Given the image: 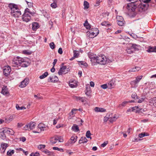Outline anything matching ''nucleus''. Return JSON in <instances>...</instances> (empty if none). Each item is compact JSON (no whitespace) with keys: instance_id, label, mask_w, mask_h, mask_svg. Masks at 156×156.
<instances>
[{"instance_id":"f257e3e1","label":"nucleus","mask_w":156,"mask_h":156,"mask_svg":"<svg viewBox=\"0 0 156 156\" xmlns=\"http://www.w3.org/2000/svg\"><path fill=\"white\" fill-rule=\"evenodd\" d=\"M137 5V4L136 3L128 4L123 7V9H127L129 12V16L130 17H134L136 15L138 11L136 10Z\"/></svg>"},{"instance_id":"f03ea898","label":"nucleus","mask_w":156,"mask_h":156,"mask_svg":"<svg viewBox=\"0 0 156 156\" xmlns=\"http://www.w3.org/2000/svg\"><path fill=\"white\" fill-rule=\"evenodd\" d=\"M9 7L10 9V14L11 16L15 18H18L21 13L18 6L13 3H10L9 5Z\"/></svg>"},{"instance_id":"7ed1b4c3","label":"nucleus","mask_w":156,"mask_h":156,"mask_svg":"<svg viewBox=\"0 0 156 156\" xmlns=\"http://www.w3.org/2000/svg\"><path fill=\"white\" fill-rule=\"evenodd\" d=\"M112 61L107 58L104 55H98V64L101 65H105L106 63H110Z\"/></svg>"},{"instance_id":"20e7f679","label":"nucleus","mask_w":156,"mask_h":156,"mask_svg":"<svg viewBox=\"0 0 156 156\" xmlns=\"http://www.w3.org/2000/svg\"><path fill=\"white\" fill-rule=\"evenodd\" d=\"M136 10L140 12H142L146 10L148 6V5L147 4H142L138 2L137 3Z\"/></svg>"},{"instance_id":"39448f33","label":"nucleus","mask_w":156,"mask_h":156,"mask_svg":"<svg viewBox=\"0 0 156 156\" xmlns=\"http://www.w3.org/2000/svg\"><path fill=\"white\" fill-rule=\"evenodd\" d=\"M24 62V59L20 57H17L14 58L12 60V64L13 66H18L20 65V64Z\"/></svg>"},{"instance_id":"423d86ee","label":"nucleus","mask_w":156,"mask_h":156,"mask_svg":"<svg viewBox=\"0 0 156 156\" xmlns=\"http://www.w3.org/2000/svg\"><path fill=\"white\" fill-rule=\"evenodd\" d=\"M142 76H137L136 77V79L131 81L130 84L131 87L133 88H136L138 86V83L142 79Z\"/></svg>"},{"instance_id":"0eeeda50","label":"nucleus","mask_w":156,"mask_h":156,"mask_svg":"<svg viewBox=\"0 0 156 156\" xmlns=\"http://www.w3.org/2000/svg\"><path fill=\"white\" fill-rule=\"evenodd\" d=\"M88 55L89 58L90 59L92 65L93 66L97 65L98 61V57L96 56V55H94L92 53H89L88 54Z\"/></svg>"},{"instance_id":"6e6552de","label":"nucleus","mask_w":156,"mask_h":156,"mask_svg":"<svg viewBox=\"0 0 156 156\" xmlns=\"http://www.w3.org/2000/svg\"><path fill=\"white\" fill-rule=\"evenodd\" d=\"M97 34V30L96 28L89 29L87 32V35L91 38L96 36L98 35V34Z\"/></svg>"},{"instance_id":"1a4fd4ad","label":"nucleus","mask_w":156,"mask_h":156,"mask_svg":"<svg viewBox=\"0 0 156 156\" xmlns=\"http://www.w3.org/2000/svg\"><path fill=\"white\" fill-rule=\"evenodd\" d=\"M36 123L34 122H31L29 124H28L25 126L24 128L25 129L27 130L28 129L30 130L33 129L35 127Z\"/></svg>"},{"instance_id":"9d476101","label":"nucleus","mask_w":156,"mask_h":156,"mask_svg":"<svg viewBox=\"0 0 156 156\" xmlns=\"http://www.w3.org/2000/svg\"><path fill=\"white\" fill-rule=\"evenodd\" d=\"M108 118L109 119V121L110 122H112L115 121L117 119V117L116 116L113 115V114L112 113H108L106 115Z\"/></svg>"},{"instance_id":"9b49d317","label":"nucleus","mask_w":156,"mask_h":156,"mask_svg":"<svg viewBox=\"0 0 156 156\" xmlns=\"http://www.w3.org/2000/svg\"><path fill=\"white\" fill-rule=\"evenodd\" d=\"M29 83V79L28 78H25L21 83L19 85L20 87L23 88L25 87Z\"/></svg>"},{"instance_id":"f8f14e48","label":"nucleus","mask_w":156,"mask_h":156,"mask_svg":"<svg viewBox=\"0 0 156 156\" xmlns=\"http://www.w3.org/2000/svg\"><path fill=\"white\" fill-rule=\"evenodd\" d=\"M68 71V70H67L66 66H64L60 68L58 72V74L59 75H61L62 74H66L67 73Z\"/></svg>"},{"instance_id":"ddd939ff","label":"nucleus","mask_w":156,"mask_h":156,"mask_svg":"<svg viewBox=\"0 0 156 156\" xmlns=\"http://www.w3.org/2000/svg\"><path fill=\"white\" fill-rule=\"evenodd\" d=\"M8 146V144L6 143H2L1 144V148L0 150L2 153H3L5 152V151Z\"/></svg>"},{"instance_id":"4468645a","label":"nucleus","mask_w":156,"mask_h":156,"mask_svg":"<svg viewBox=\"0 0 156 156\" xmlns=\"http://www.w3.org/2000/svg\"><path fill=\"white\" fill-rule=\"evenodd\" d=\"M2 132L3 133H7L11 135H13L14 133L13 130L7 128H5L2 131Z\"/></svg>"},{"instance_id":"2eb2a0df","label":"nucleus","mask_w":156,"mask_h":156,"mask_svg":"<svg viewBox=\"0 0 156 156\" xmlns=\"http://www.w3.org/2000/svg\"><path fill=\"white\" fill-rule=\"evenodd\" d=\"M48 81L51 82H55L58 81V78L56 76L53 75L48 78Z\"/></svg>"},{"instance_id":"dca6fc26","label":"nucleus","mask_w":156,"mask_h":156,"mask_svg":"<svg viewBox=\"0 0 156 156\" xmlns=\"http://www.w3.org/2000/svg\"><path fill=\"white\" fill-rule=\"evenodd\" d=\"M30 15H28L26 13H24L23 15L22 19L23 21L28 22L30 20Z\"/></svg>"},{"instance_id":"f3484780","label":"nucleus","mask_w":156,"mask_h":156,"mask_svg":"<svg viewBox=\"0 0 156 156\" xmlns=\"http://www.w3.org/2000/svg\"><path fill=\"white\" fill-rule=\"evenodd\" d=\"M11 69L9 66L5 67L3 69L4 74L6 76H8L11 72Z\"/></svg>"},{"instance_id":"a211bd4d","label":"nucleus","mask_w":156,"mask_h":156,"mask_svg":"<svg viewBox=\"0 0 156 156\" xmlns=\"http://www.w3.org/2000/svg\"><path fill=\"white\" fill-rule=\"evenodd\" d=\"M129 46L131 47L133 51H136L138 50V46L135 44L130 43L129 44Z\"/></svg>"},{"instance_id":"6ab92c4d","label":"nucleus","mask_w":156,"mask_h":156,"mask_svg":"<svg viewBox=\"0 0 156 156\" xmlns=\"http://www.w3.org/2000/svg\"><path fill=\"white\" fill-rule=\"evenodd\" d=\"M37 127L38 129H40V131H44L46 127L45 125L42 123L39 124Z\"/></svg>"},{"instance_id":"aec40b11","label":"nucleus","mask_w":156,"mask_h":156,"mask_svg":"<svg viewBox=\"0 0 156 156\" xmlns=\"http://www.w3.org/2000/svg\"><path fill=\"white\" fill-rule=\"evenodd\" d=\"M32 29L34 30H36L39 28L38 24L37 22H34L32 23Z\"/></svg>"},{"instance_id":"412c9836","label":"nucleus","mask_w":156,"mask_h":156,"mask_svg":"<svg viewBox=\"0 0 156 156\" xmlns=\"http://www.w3.org/2000/svg\"><path fill=\"white\" fill-rule=\"evenodd\" d=\"M109 15V13L107 11H105L103 12L102 13V15H101L100 16H103V18H105L106 19H108V16Z\"/></svg>"},{"instance_id":"4be33fe9","label":"nucleus","mask_w":156,"mask_h":156,"mask_svg":"<svg viewBox=\"0 0 156 156\" xmlns=\"http://www.w3.org/2000/svg\"><path fill=\"white\" fill-rule=\"evenodd\" d=\"M126 51L127 53L128 54H131L133 52L131 47L129 46V44L127 45V49L126 50Z\"/></svg>"},{"instance_id":"5701e85b","label":"nucleus","mask_w":156,"mask_h":156,"mask_svg":"<svg viewBox=\"0 0 156 156\" xmlns=\"http://www.w3.org/2000/svg\"><path fill=\"white\" fill-rule=\"evenodd\" d=\"M149 103L151 105H153L156 107V98H153L150 100Z\"/></svg>"},{"instance_id":"b1692460","label":"nucleus","mask_w":156,"mask_h":156,"mask_svg":"<svg viewBox=\"0 0 156 156\" xmlns=\"http://www.w3.org/2000/svg\"><path fill=\"white\" fill-rule=\"evenodd\" d=\"M101 24L102 26H105L108 27L110 26L111 25V24L107 21H105L102 22Z\"/></svg>"},{"instance_id":"393cba45","label":"nucleus","mask_w":156,"mask_h":156,"mask_svg":"<svg viewBox=\"0 0 156 156\" xmlns=\"http://www.w3.org/2000/svg\"><path fill=\"white\" fill-rule=\"evenodd\" d=\"M87 142V140L85 137H82L79 141L80 144L86 143Z\"/></svg>"},{"instance_id":"a878e982","label":"nucleus","mask_w":156,"mask_h":156,"mask_svg":"<svg viewBox=\"0 0 156 156\" xmlns=\"http://www.w3.org/2000/svg\"><path fill=\"white\" fill-rule=\"evenodd\" d=\"M72 129L76 132H77L79 131V129L78 126L75 124L73 125L72 127Z\"/></svg>"},{"instance_id":"bb28decb","label":"nucleus","mask_w":156,"mask_h":156,"mask_svg":"<svg viewBox=\"0 0 156 156\" xmlns=\"http://www.w3.org/2000/svg\"><path fill=\"white\" fill-rule=\"evenodd\" d=\"M24 13H26V14H27L28 15H33L34 14V12H30V10L28 8H27L25 9V12Z\"/></svg>"},{"instance_id":"cd10ccee","label":"nucleus","mask_w":156,"mask_h":156,"mask_svg":"<svg viewBox=\"0 0 156 156\" xmlns=\"http://www.w3.org/2000/svg\"><path fill=\"white\" fill-rule=\"evenodd\" d=\"M1 93L4 95H6L9 93L6 87H3L2 89Z\"/></svg>"},{"instance_id":"c85d7f7f","label":"nucleus","mask_w":156,"mask_h":156,"mask_svg":"<svg viewBox=\"0 0 156 156\" xmlns=\"http://www.w3.org/2000/svg\"><path fill=\"white\" fill-rule=\"evenodd\" d=\"M77 138V136H72L71 137V138L69 140H70L71 142H72V144H73L76 141Z\"/></svg>"},{"instance_id":"c756f323","label":"nucleus","mask_w":156,"mask_h":156,"mask_svg":"<svg viewBox=\"0 0 156 156\" xmlns=\"http://www.w3.org/2000/svg\"><path fill=\"white\" fill-rule=\"evenodd\" d=\"M147 51H148L149 52H156V48L155 47H150L147 50Z\"/></svg>"},{"instance_id":"7c9ffc66","label":"nucleus","mask_w":156,"mask_h":156,"mask_svg":"<svg viewBox=\"0 0 156 156\" xmlns=\"http://www.w3.org/2000/svg\"><path fill=\"white\" fill-rule=\"evenodd\" d=\"M83 5L84 6V9H88L89 7V3L86 1H84L83 2Z\"/></svg>"},{"instance_id":"2f4dec72","label":"nucleus","mask_w":156,"mask_h":156,"mask_svg":"<svg viewBox=\"0 0 156 156\" xmlns=\"http://www.w3.org/2000/svg\"><path fill=\"white\" fill-rule=\"evenodd\" d=\"M57 141V137L56 136L55 138H52L50 140V142L51 144H54L56 143Z\"/></svg>"},{"instance_id":"473e14b6","label":"nucleus","mask_w":156,"mask_h":156,"mask_svg":"<svg viewBox=\"0 0 156 156\" xmlns=\"http://www.w3.org/2000/svg\"><path fill=\"white\" fill-rule=\"evenodd\" d=\"M140 68L138 67H135V68H132L131 69L129 70V72H135L136 71H139L140 69Z\"/></svg>"},{"instance_id":"72a5a7b5","label":"nucleus","mask_w":156,"mask_h":156,"mask_svg":"<svg viewBox=\"0 0 156 156\" xmlns=\"http://www.w3.org/2000/svg\"><path fill=\"white\" fill-rule=\"evenodd\" d=\"M84 26L87 29H90V26L88 23L87 20L85 21V23H84Z\"/></svg>"},{"instance_id":"f704fd0d","label":"nucleus","mask_w":156,"mask_h":156,"mask_svg":"<svg viewBox=\"0 0 156 156\" xmlns=\"http://www.w3.org/2000/svg\"><path fill=\"white\" fill-rule=\"evenodd\" d=\"M149 135L145 132L139 134V136L140 138H142L144 136H148Z\"/></svg>"},{"instance_id":"c9c22d12","label":"nucleus","mask_w":156,"mask_h":156,"mask_svg":"<svg viewBox=\"0 0 156 156\" xmlns=\"http://www.w3.org/2000/svg\"><path fill=\"white\" fill-rule=\"evenodd\" d=\"M117 22L118 25L120 26H123L125 24L124 21H119L118 20H117Z\"/></svg>"},{"instance_id":"e433bc0d","label":"nucleus","mask_w":156,"mask_h":156,"mask_svg":"<svg viewBox=\"0 0 156 156\" xmlns=\"http://www.w3.org/2000/svg\"><path fill=\"white\" fill-rule=\"evenodd\" d=\"M48 75V73L47 72H45L42 75L40 76L39 78L41 79H43L46 77Z\"/></svg>"},{"instance_id":"4c0bfd02","label":"nucleus","mask_w":156,"mask_h":156,"mask_svg":"<svg viewBox=\"0 0 156 156\" xmlns=\"http://www.w3.org/2000/svg\"><path fill=\"white\" fill-rule=\"evenodd\" d=\"M142 109L139 108L138 107V106H135L132 108V111H140Z\"/></svg>"},{"instance_id":"58836bf2","label":"nucleus","mask_w":156,"mask_h":156,"mask_svg":"<svg viewBox=\"0 0 156 156\" xmlns=\"http://www.w3.org/2000/svg\"><path fill=\"white\" fill-rule=\"evenodd\" d=\"M128 102H129L128 101H124L122 104H119L118 107L119 108H121L122 107H124Z\"/></svg>"},{"instance_id":"ea45409f","label":"nucleus","mask_w":156,"mask_h":156,"mask_svg":"<svg viewBox=\"0 0 156 156\" xmlns=\"http://www.w3.org/2000/svg\"><path fill=\"white\" fill-rule=\"evenodd\" d=\"M14 153V150H10L7 151V154L9 156H11Z\"/></svg>"},{"instance_id":"a19ab883","label":"nucleus","mask_w":156,"mask_h":156,"mask_svg":"<svg viewBox=\"0 0 156 156\" xmlns=\"http://www.w3.org/2000/svg\"><path fill=\"white\" fill-rule=\"evenodd\" d=\"M106 112V110L104 108L98 107V112Z\"/></svg>"},{"instance_id":"79ce46f5","label":"nucleus","mask_w":156,"mask_h":156,"mask_svg":"<svg viewBox=\"0 0 156 156\" xmlns=\"http://www.w3.org/2000/svg\"><path fill=\"white\" fill-rule=\"evenodd\" d=\"M91 133L90 131H87L86 133V136L87 138H90V139H91V137H90Z\"/></svg>"},{"instance_id":"37998d69","label":"nucleus","mask_w":156,"mask_h":156,"mask_svg":"<svg viewBox=\"0 0 156 156\" xmlns=\"http://www.w3.org/2000/svg\"><path fill=\"white\" fill-rule=\"evenodd\" d=\"M69 85L71 88H74L76 87L77 85L76 84H74L73 82H71L69 83Z\"/></svg>"},{"instance_id":"c03bdc74","label":"nucleus","mask_w":156,"mask_h":156,"mask_svg":"<svg viewBox=\"0 0 156 156\" xmlns=\"http://www.w3.org/2000/svg\"><path fill=\"white\" fill-rule=\"evenodd\" d=\"M16 107L17 109L18 110H22L23 109H25L26 108L24 106L20 107L18 105H16Z\"/></svg>"},{"instance_id":"a18cd8bd","label":"nucleus","mask_w":156,"mask_h":156,"mask_svg":"<svg viewBox=\"0 0 156 156\" xmlns=\"http://www.w3.org/2000/svg\"><path fill=\"white\" fill-rule=\"evenodd\" d=\"M45 145L43 144H40L38 146V148L39 149L41 150L45 148Z\"/></svg>"},{"instance_id":"49530a36","label":"nucleus","mask_w":156,"mask_h":156,"mask_svg":"<svg viewBox=\"0 0 156 156\" xmlns=\"http://www.w3.org/2000/svg\"><path fill=\"white\" fill-rule=\"evenodd\" d=\"M53 149L54 150L60 151L61 152H62L63 151V149L61 148H58L57 147H53Z\"/></svg>"},{"instance_id":"de8ad7c7","label":"nucleus","mask_w":156,"mask_h":156,"mask_svg":"<svg viewBox=\"0 0 156 156\" xmlns=\"http://www.w3.org/2000/svg\"><path fill=\"white\" fill-rule=\"evenodd\" d=\"M86 91H91L89 84H87L86 86Z\"/></svg>"},{"instance_id":"09e8293b","label":"nucleus","mask_w":156,"mask_h":156,"mask_svg":"<svg viewBox=\"0 0 156 156\" xmlns=\"http://www.w3.org/2000/svg\"><path fill=\"white\" fill-rule=\"evenodd\" d=\"M40 154L37 152H36L35 153H32L30 154V156H39Z\"/></svg>"},{"instance_id":"8fccbe9b","label":"nucleus","mask_w":156,"mask_h":156,"mask_svg":"<svg viewBox=\"0 0 156 156\" xmlns=\"http://www.w3.org/2000/svg\"><path fill=\"white\" fill-rule=\"evenodd\" d=\"M57 140L59 142H62L63 141V139L61 136H57Z\"/></svg>"},{"instance_id":"3c124183","label":"nucleus","mask_w":156,"mask_h":156,"mask_svg":"<svg viewBox=\"0 0 156 156\" xmlns=\"http://www.w3.org/2000/svg\"><path fill=\"white\" fill-rule=\"evenodd\" d=\"M79 55V52L76 51H73V56L75 58L77 57Z\"/></svg>"},{"instance_id":"603ef678","label":"nucleus","mask_w":156,"mask_h":156,"mask_svg":"<svg viewBox=\"0 0 156 156\" xmlns=\"http://www.w3.org/2000/svg\"><path fill=\"white\" fill-rule=\"evenodd\" d=\"M45 154H47L48 155H50L51 154V152L47 149H45L42 151Z\"/></svg>"},{"instance_id":"864d4df0","label":"nucleus","mask_w":156,"mask_h":156,"mask_svg":"<svg viewBox=\"0 0 156 156\" xmlns=\"http://www.w3.org/2000/svg\"><path fill=\"white\" fill-rule=\"evenodd\" d=\"M5 133H3L2 132V133L0 134V137L3 140H4L5 139L6 136L5 134Z\"/></svg>"},{"instance_id":"5fc2aeb1","label":"nucleus","mask_w":156,"mask_h":156,"mask_svg":"<svg viewBox=\"0 0 156 156\" xmlns=\"http://www.w3.org/2000/svg\"><path fill=\"white\" fill-rule=\"evenodd\" d=\"M49 45L51 48L52 49H53L55 48V45L53 42H52L50 43Z\"/></svg>"},{"instance_id":"6e6d98bb","label":"nucleus","mask_w":156,"mask_h":156,"mask_svg":"<svg viewBox=\"0 0 156 156\" xmlns=\"http://www.w3.org/2000/svg\"><path fill=\"white\" fill-rule=\"evenodd\" d=\"M132 98H135L136 97V98L137 99H139V98L137 95L136 94V93H133L132 94L131 96Z\"/></svg>"},{"instance_id":"4d7b16f0","label":"nucleus","mask_w":156,"mask_h":156,"mask_svg":"<svg viewBox=\"0 0 156 156\" xmlns=\"http://www.w3.org/2000/svg\"><path fill=\"white\" fill-rule=\"evenodd\" d=\"M34 97L36 98L37 99H42L43 98L42 96H41L39 94H38L37 95H34Z\"/></svg>"},{"instance_id":"13d9d810","label":"nucleus","mask_w":156,"mask_h":156,"mask_svg":"<svg viewBox=\"0 0 156 156\" xmlns=\"http://www.w3.org/2000/svg\"><path fill=\"white\" fill-rule=\"evenodd\" d=\"M108 143V142L107 141L106 142H105L103 143L100 146V147H105L106 145H107V144Z\"/></svg>"},{"instance_id":"bf43d9fd","label":"nucleus","mask_w":156,"mask_h":156,"mask_svg":"<svg viewBox=\"0 0 156 156\" xmlns=\"http://www.w3.org/2000/svg\"><path fill=\"white\" fill-rule=\"evenodd\" d=\"M108 87H109V89H111L112 88V87L113 86L114 83L112 82H110L108 84Z\"/></svg>"},{"instance_id":"052dcab7","label":"nucleus","mask_w":156,"mask_h":156,"mask_svg":"<svg viewBox=\"0 0 156 156\" xmlns=\"http://www.w3.org/2000/svg\"><path fill=\"white\" fill-rule=\"evenodd\" d=\"M117 20H119V21H124L123 19V18L122 16H117Z\"/></svg>"},{"instance_id":"680f3d73","label":"nucleus","mask_w":156,"mask_h":156,"mask_svg":"<svg viewBox=\"0 0 156 156\" xmlns=\"http://www.w3.org/2000/svg\"><path fill=\"white\" fill-rule=\"evenodd\" d=\"M72 144V142L70 141V140H69L65 144V145L67 146H69L71 144Z\"/></svg>"},{"instance_id":"e2e57ef3","label":"nucleus","mask_w":156,"mask_h":156,"mask_svg":"<svg viewBox=\"0 0 156 156\" xmlns=\"http://www.w3.org/2000/svg\"><path fill=\"white\" fill-rule=\"evenodd\" d=\"M145 98H141L140 99H139V100L137 101V102L138 103H141L145 99Z\"/></svg>"},{"instance_id":"0e129e2a","label":"nucleus","mask_w":156,"mask_h":156,"mask_svg":"<svg viewBox=\"0 0 156 156\" xmlns=\"http://www.w3.org/2000/svg\"><path fill=\"white\" fill-rule=\"evenodd\" d=\"M51 6L53 8H55L57 7V5L55 3H53L51 4Z\"/></svg>"},{"instance_id":"69168bd1","label":"nucleus","mask_w":156,"mask_h":156,"mask_svg":"<svg viewBox=\"0 0 156 156\" xmlns=\"http://www.w3.org/2000/svg\"><path fill=\"white\" fill-rule=\"evenodd\" d=\"M101 87L103 89H106L108 87V86L107 84H104L101 85Z\"/></svg>"},{"instance_id":"338daca9","label":"nucleus","mask_w":156,"mask_h":156,"mask_svg":"<svg viewBox=\"0 0 156 156\" xmlns=\"http://www.w3.org/2000/svg\"><path fill=\"white\" fill-rule=\"evenodd\" d=\"M58 52L60 54H62V53H63V51H62V48H59L58 51Z\"/></svg>"},{"instance_id":"774afa93","label":"nucleus","mask_w":156,"mask_h":156,"mask_svg":"<svg viewBox=\"0 0 156 156\" xmlns=\"http://www.w3.org/2000/svg\"><path fill=\"white\" fill-rule=\"evenodd\" d=\"M91 91H86L85 94L87 96H89L91 95Z\"/></svg>"}]
</instances>
